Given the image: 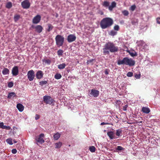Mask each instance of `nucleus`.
Wrapping results in <instances>:
<instances>
[{
  "mask_svg": "<svg viewBox=\"0 0 160 160\" xmlns=\"http://www.w3.org/2000/svg\"><path fill=\"white\" fill-rule=\"evenodd\" d=\"M102 50L103 54L105 55H109L110 52H115L119 50L118 47L115 46L113 42H110L105 44Z\"/></svg>",
  "mask_w": 160,
  "mask_h": 160,
  "instance_id": "obj_1",
  "label": "nucleus"
},
{
  "mask_svg": "<svg viewBox=\"0 0 160 160\" xmlns=\"http://www.w3.org/2000/svg\"><path fill=\"white\" fill-rule=\"evenodd\" d=\"M113 24V20L110 18H103L100 22V26L102 29H106L111 27Z\"/></svg>",
  "mask_w": 160,
  "mask_h": 160,
  "instance_id": "obj_2",
  "label": "nucleus"
},
{
  "mask_svg": "<svg viewBox=\"0 0 160 160\" xmlns=\"http://www.w3.org/2000/svg\"><path fill=\"white\" fill-rule=\"evenodd\" d=\"M118 64L119 65H125L131 67L135 65V62L132 58H129L128 57H125L122 60H118Z\"/></svg>",
  "mask_w": 160,
  "mask_h": 160,
  "instance_id": "obj_3",
  "label": "nucleus"
},
{
  "mask_svg": "<svg viewBox=\"0 0 160 160\" xmlns=\"http://www.w3.org/2000/svg\"><path fill=\"white\" fill-rule=\"evenodd\" d=\"M55 39L56 45L58 47H59L63 45L64 41V38L62 36L58 35L56 37Z\"/></svg>",
  "mask_w": 160,
  "mask_h": 160,
  "instance_id": "obj_4",
  "label": "nucleus"
},
{
  "mask_svg": "<svg viewBox=\"0 0 160 160\" xmlns=\"http://www.w3.org/2000/svg\"><path fill=\"white\" fill-rule=\"evenodd\" d=\"M44 135L43 133H41L39 136H38L36 137L35 140L37 142V144H38V143H39L41 144H42L44 142V141L43 139Z\"/></svg>",
  "mask_w": 160,
  "mask_h": 160,
  "instance_id": "obj_5",
  "label": "nucleus"
},
{
  "mask_svg": "<svg viewBox=\"0 0 160 160\" xmlns=\"http://www.w3.org/2000/svg\"><path fill=\"white\" fill-rule=\"evenodd\" d=\"M43 101L46 104H51L53 102L54 100L50 96H45L43 97Z\"/></svg>",
  "mask_w": 160,
  "mask_h": 160,
  "instance_id": "obj_6",
  "label": "nucleus"
},
{
  "mask_svg": "<svg viewBox=\"0 0 160 160\" xmlns=\"http://www.w3.org/2000/svg\"><path fill=\"white\" fill-rule=\"evenodd\" d=\"M28 78L30 81H32L35 77V72L33 70L29 71L27 73Z\"/></svg>",
  "mask_w": 160,
  "mask_h": 160,
  "instance_id": "obj_7",
  "label": "nucleus"
},
{
  "mask_svg": "<svg viewBox=\"0 0 160 160\" xmlns=\"http://www.w3.org/2000/svg\"><path fill=\"white\" fill-rule=\"evenodd\" d=\"M21 5L24 9L28 8L30 6V3L28 0H25L21 3Z\"/></svg>",
  "mask_w": 160,
  "mask_h": 160,
  "instance_id": "obj_8",
  "label": "nucleus"
},
{
  "mask_svg": "<svg viewBox=\"0 0 160 160\" xmlns=\"http://www.w3.org/2000/svg\"><path fill=\"white\" fill-rule=\"evenodd\" d=\"M90 94L94 97H96L98 96L99 94V91L94 89H92L91 90Z\"/></svg>",
  "mask_w": 160,
  "mask_h": 160,
  "instance_id": "obj_9",
  "label": "nucleus"
},
{
  "mask_svg": "<svg viewBox=\"0 0 160 160\" xmlns=\"http://www.w3.org/2000/svg\"><path fill=\"white\" fill-rule=\"evenodd\" d=\"M41 19V17L40 15H38L32 19V23L34 24L38 23Z\"/></svg>",
  "mask_w": 160,
  "mask_h": 160,
  "instance_id": "obj_10",
  "label": "nucleus"
},
{
  "mask_svg": "<svg viewBox=\"0 0 160 160\" xmlns=\"http://www.w3.org/2000/svg\"><path fill=\"white\" fill-rule=\"evenodd\" d=\"M76 38V37L73 34H70L67 38V40L69 42H71L75 41Z\"/></svg>",
  "mask_w": 160,
  "mask_h": 160,
  "instance_id": "obj_11",
  "label": "nucleus"
},
{
  "mask_svg": "<svg viewBox=\"0 0 160 160\" xmlns=\"http://www.w3.org/2000/svg\"><path fill=\"white\" fill-rule=\"evenodd\" d=\"M12 72L13 76H17L19 73L18 67L17 66L14 67L12 68Z\"/></svg>",
  "mask_w": 160,
  "mask_h": 160,
  "instance_id": "obj_12",
  "label": "nucleus"
},
{
  "mask_svg": "<svg viewBox=\"0 0 160 160\" xmlns=\"http://www.w3.org/2000/svg\"><path fill=\"white\" fill-rule=\"evenodd\" d=\"M32 27L35 29V31L38 33H41L43 29L42 27L40 25H38L36 26H32Z\"/></svg>",
  "mask_w": 160,
  "mask_h": 160,
  "instance_id": "obj_13",
  "label": "nucleus"
},
{
  "mask_svg": "<svg viewBox=\"0 0 160 160\" xmlns=\"http://www.w3.org/2000/svg\"><path fill=\"white\" fill-rule=\"evenodd\" d=\"M107 134L111 139H116L118 138L115 136L114 133L112 131L108 132H107Z\"/></svg>",
  "mask_w": 160,
  "mask_h": 160,
  "instance_id": "obj_14",
  "label": "nucleus"
},
{
  "mask_svg": "<svg viewBox=\"0 0 160 160\" xmlns=\"http://www.w3.org/2000/svg\"><path fill=\"white\" fill-rule=\"evenodd\" d=\"M43 75V72L41 71H38L36 74V77L38 79H40L42 78Z\"/></svg>",
  "mask_w": 160,
  "mask_h": 160,
  "instance_id": "obj_15",
  "label": "nucleus"
},
{
  "mask_svg": "<svg viewBox=\"0 0 160 160\" xmlns=\"http://www.w3.org/2000/svg\"><path fill=\"white\" fill-rule=\"evenodd\" d=\"M141 112L145 113L148 114L150 112V110L149 108L143 107L142 108Z\"/></svg>",
  "mask_w": 160,
  "mask_h": 160,
  "instance_id": "obj_16",
  "label": "nucleus"
},
{
  "mask_svg": "<svg viewBox=\"0 0 160 160\" xmlns=\"http://www.w3.org/2000/svg\"><path fill=\"white\" fill-rule=\"evenodd\" d=\"M17 108L19 111L22 112L23 110L24 107L22 104L18 103L17 105Z\"/></svg>",
  "mask_w": 160,
  "mask_h": 160,
  "instance_id": "obj_17",
  "label": "nucleus"
},
{
  "mask_svg": "<svg viewBox=\"0 0 160 160\" xmlns=\"http://www.w3.org/2000/svg\"><path fill=\"white\" fill-rule=\"evenodd\" d=\"M16 96V94L14 92H11L9 93L8 96V98L12 99Z\"/></svg>",
  "mask_w": 160,
  "mask_h": 160,
  "instance_id": "obj_18",
  "label": "nucleus"
},
{
  "mask_svg": "<svg viewBox=\"0 0 160 160\" xmlns=\"http://www.w3.org/2000/svg\"><path fill=\"white\" fill-rule=\"evenodd\" d=\"M116 3L115 2H113L111 3V5L108 7V9L110 11L112 10L113 8L116 7Z\"/></svg>",
  "mask_w": 160,
  "mask_h": 160,
  "instance_id": "obj_19",
  "label": "nucleus"
},
{
  "mask_svg": "<svg viewBox=\"0 0 160 160\" xmlns=\"http://www.w3.org/2000/svg\"><path fill=\"white\" fill-rule=\"evenodd\" d=\"M9 72V70L7 68H4L2 71V73L4 75L8 74Z\"/></svg>",
  "mask_w": 160,
  "mask_h": 160,
  "instance_id": "obj_20",
  "label": "nucleus"
},
{
  "mask_svg": "<svg viewBox=\"0 0 160 160\" xmlns=\"http://www.w3.org/2000/svg\"><path fill=\"white\" fill-rule=\"evenodd\" d=\"M60 137V134L58 132H57L53 135V138L54 140H58Z\"/></svg>",
  "mask_w": 160,
  "mask_h": 160,
  "instance_id": "obj_21",
  "label": "nucleus"
},
{
  "mask_svg": "<svg viewBox=\"0 0 160 160\" xmlns=\"http://www.w3.org/2000/svg\"><path fill=\"white\" fill-rule=\"evenodd\" d=\"M122 130L121 129H119L116 130V134L117 136L118 137L121 135L122 134Z\"/></svg>",
  "mask_w": 160,
  "mask_h": 160,
  "instance_id": "obj_22",
  "label": "nucleus"
},
{
  "mask_svg": "<svg viewBox=\"0 0 160 160\" xmlns=\"http://www.w3.org/2000/svg\"><path fill=\"white\" fill-rule=\"evenodd\" d=\"M62 145V143L61 142L56 143L55 144V148H60Z\"/></svg>",
  "mask_w": 160,
  "mask_h": 160,
  "instance_id": "obj_23",
  "label": "nucleus"
},
{
  "mask_svg": "<svg viewBox=\"0 0 160 160\" xmlns=\"http://www.w3.org/2000/svg\"><path fill=\"white\" fill-rule=\"evenodd\" d=\"M138 20L137 19H133L132 20L131 23L133 25H136L138 24Z\"/></svg>",
  "mask_w": 160,
  "mask_h": 160,
  "instance_id": "obj_24",
  "label": "nucleus"
},
{
  "mask_svg": "<svg viewBox=\"0 0 160 160\" xmlns=\"http://www.w3.org/2000/svg\"><path fill=\"white\" fill-rule=\"evenodd\" d=\"M66 66V65L64 63H63L62 64H59L58 66V68L60 69H63L64 68L65 66Z\"/></svg>",
  "mask_w": 160,
  "mask_h": 160,
  "instance_id": "obj_25",
  "label": "nucleus"
},
{
  "mask_svg": "<svg viewBox=\"0 0 160 160\" xmlns=\"http://www.w3.org/2000/svg\"><path fill=\"white\" fill-rule=\"evenodd\" d=\"M12 7V4L11 2H8L7 3L6 7L7 8H10Z\"/></svg>",
  "mask_w": 160,
  "mask_h": 160,
  "instance_id": "obj_26",
  "label": "nucleus"
},
{
  "mask_svg": "<svg viewBox=\"0 0 160 160\" xmlns=\"http://www.w3.org/2000/svg\"><path fill=\"white\" fill-rule=\"evenodd\" d=\"M102 5L103 6H104L105 7H109V3L108 2V1H104L103 4H102Z\"/></svg>",
  "mask_w": 160,
  "mask_h": 160,
  "instance_id": "obj_27",
  "label": "nucleus"
},
{
  "mask_svg": "<svg viewBox=\"0 0 160 160\" xmlns=\"http://www.w3.org/2000/svg\"><path fill=\"white\" fill-rule=\"evenodd\" d=\"M20 15H15L14 17V20L15 22H17L20 18Z\"/></svg>",
  "mask_w": 160,
  "mask_h": 160,
  "instance_id": "obj_28",
  "label": "nucleus"
},
{
  "mask_svg": "<svg viewBox=\"0 0 160 160\" xmlns=\"http://www.w3.org/2000/svg\"><path fill=\"white\" fill-rule=\"evenodd\" d=\"M62 77V75L60 73H57L54 76V78L57 79H60Z\"/></svg>",
  "mask_w": 160,
  "mask_h": 160,
  "instance_id": "obj_29",
  "label": "nucleus"
},
{
  "mask_svg": "<svg viewBox=\"0 0 160 160\" xmlns=\"http://www.w3.org/2000/svg\"><path fill=\"white\" fill-rule=\"evenodd\" d=\"M48 28L47 30V31L48 32L51 31L53 28V26L51 24H49L48 25Z\"/></svg>",
  "mask_w": 160,
  "mask_h": 160,
  "instance_id": "obj_30",
  "label": "nucleus"
},
{
  "mask_svg": "<svg viewBox=\"0 0 160 160\" xmlns=\"http://www.w3.org/2000/svg\"><path fill=\"white\" fill-rule=\"evenodd\" d=\"M89 150L92 152H94L96 150V148L95 147L92 146L89 147Z\"/></svg>",
  "mask_w": 160,
  "mask_h": 160,
  "instance_id": "obj_31",
  "label": "nucleus"
},
{
  "mask_svg": "<svg viewBox=\"0 0 160 160\" xmlns=\"http://www.w3.org/2000/svg\"><path fill=\"white\" fill-rule=\"evenodd\" d=\"M7 142L10 145H12L13 143H12V139L11 138H9L6 140Z\"/></svg>",
  "mask_w": 160,
  "mask_h": 160,
  "instance_id": "obj_32",
  "label": "nucleus"
},
{
  "mask_svg": "<svg viewBox=\"0 0 160 160\" xmlns=\"http://www.w3.org/2000/svg\"><path fill=\"white\" fill-rule=\"evenodd\" d=\"M63 52V51L61 49H59L57 52L58 55L59 56H61L62 55Z\"/></svg>",
  "mask_w": 160,
  "mask_h": 160,
  "instance_id": "obj_33",
  "label": "nucleus"
},
{
  "mask_svg": "<svg viewBox=\"0 0 160 160\" xmlns=\"http://www.w3.org/2000/svg\"><path fill=\"white\" fill-rule=\"evenodd\" d=\"M47 83V81H42L39 82V84L41 86H43L44 84H46Z\"/></svg>",
  "mask_w": 160,
  "mask_h": 160,
  "instance_id": "obj_34",
  "label": "nucleus"
},
{
  "mask_svg": "<svg viewBox=\"0 0 160 160\" xmlns=\"http://www.w3.org/2000/svg\"><path fill=\"white\" fill-rule=\"evenodd\" d=\"M116 150L118 151H122L124 150V148L121 146H118Z\"/></svg>",
  "mask_w": 160,
  "mask_h": 160,
  "instance_id": "obj_35",
  "label": "nucleus"
},
{
  "mask_svg": "<svg viewBox=\"0 0 160 160\" xmlns=\"http://www.w3.org/2000/svg\"><path fill=\"white\" fill-rule=\"evenodd\" d=\"M122 13L125 16H127L129 14L128 11L126 10L123 11L122 12Z\"/></svg>",
  "mask_w": 160,
  "mask_h": 160,
  "instance_id": "obj_36",
  "label": "nucleus"
},
{
  "mask_svg": "<svg viewBox=\"0 0 160 160\" xmlns=\"http://www.w3.org/2000/svg\"><path fill=\"white\" fill-rule=\"evenodd\" d=\"M117 34V32L113 31V30H112L111 31L110 33V34L111 35V36H114L115 35H116Z\"/></svg>",
  "mask_w": 160,
  "mask_h": 160,
  "instance_id": "obj_37",
  "label": "nucleus"
},
{
  "mask_svg": "<svg viewBox=\"0 0 160 160\" xmlns=\"http://www.w3.org/2000/svg\"><path fill=\"white\" fill-rule=\"evenodd\" d=\"M94 60V59H92L89 60H88V61L87 62V64H93L92 62H93Z\"/></svg>",
  "mask_w": 160,
  "mask_h": 160,
  "instance_id": "obj_38",
  "label": "nucleus"
},
{
  "mask_svg": "<svg viewBox=\"0 0 160 160\" xmlns=\"http://www.w3.org/2000/svg\"><path fill=\"white\" fill-rule=\"evenodd\" d=\"M13 85V83L12 82H9L8 84V86L9 88L12 87Z\"/></svg>",
  "mask_w": 160,
  "mask_h": 160,
  "instance_id": "obj_39",
  "label": "nucleus"
},
{
  "mask_svg": "<svg viewBox=\"0 0 160 160\" xmlns=\"http://www.w3.org/2000/svg\"><path fill=\"white\" fill-rule=\"evenodd\" d=\"M3 129H5L7 130H9L11 129V128L9 126H7L4 125V126Z\"/></svg>",
  "mask_w": 160,
  "mask_h": 160,
  "instance_id": "obj_40",
  "label": "nucleus"
},
{
  "mask_svg": "<svg viewBox=\"0 0 160 160\" xmlns=\"http://www.w3.org/2000/svg\"><path fill=\"white\" fill-rule=\"evenodd\" d=\"M127 75L128 77H131L133 75V73L132 72H129L127 73Z\"/></svg>",
  "mask_w": 160,
  "mask_h": 160,
  "instance_id": "obj_41",
  "label": "nucleus"
},
{
  "mask_svg": "<svg viewBox=\"0 0 160 160\" xmlns=\"http://www.w3.org/2000/svg\"><path fill=\"white\" fill-rule=\"evenodd\" d=\"M130 55L132 57H134V56H137L138 55V54H137V53L136 52H135V53L131 52L130 53Z\"/></svg>",
  "mask_w": 160,
  "mask_h": 160,
  "instance_id": "obj_42",
  "label": "nucleus"
},
{
  "mask_svg": "<svg viewBox=\"0 0 160 160\" xmlns=\"http://www.w3.org/2000/svg\"><path fill=\"white\" fill-rule=\"evenodd\" d=\"M119 26L118 25H116L114 27V29L115 30L118 31L119 29Z\"/></svg>",
  "mask_w": 160,
  "mask_h": 160,
  "instance_id": "obj_43",
  "label": "nucleus"
},
{
  "mask_svg": "<svg viewBox=\"0 0 160 160\" xmlns=\"http://www.w3.org/2000/svg\"><path fill=\"white\" fill-rule=\"evenodd\" d=\"M136 8V6L135 5H132L131 6V7L130 8V9L132 11H133Z\"/></svg>",
  "mask_w": 160,
  "mask_h": 160,
  "instance_id": "obj_44",
  "label": "nucleus"
},
{
  "mask_svg": "<svg viewBox=\"0 0 160 160\" xmlns=\"http://www.w3.org/2000/svg\"><path fill=\"white\" fill-rule=\"evenodd\" d=\"M128 105L127 104V105H125L123 107V110L124 111H126L127 110V108L128 107Z\"/></svg>",
  "mask_w": 160,
  "mask_h": 160,
  "instance_id": "obj_45",
  "label": "nucleus"
},
{
  "mask_svg": "<svg viewBox=\"0 0 160 160\" xmlns=\"http://www.w3.org/2000/svg\"><path fill=\"white\" fill-rule=\"evenodd\" d=\"M12 152L13 154H15L17 152V150L16 149H13L12 150Z\"/></svg>",
  "mask_w": 160,
  "mask_h": 160,
  "instance_id": "obj_46",
  "label": "nucleus"
},
{
  "mask_svg": "<svg viewBox=\"0 0 160 160\" xmlns=\"http://www.w3.org/2000/svg\"><path fill=\"white\" fill-rule=\"evenodd\" d=\"M4 126V123L3 122H0V128H3Z\"/></svg>",
  "mask_w": 160,
  "mask_h": 160,
  "instance_id": "obj_47",
  "label": "nucleus"
},
{
  "mask_svg": "<svg viewBox=\"0 0 160 160\" xmlns=\"http://www.w3.org/2000/svg\"><path fill=\"white\" fill-rule=\"evenodd\" d=\"M157 23L158 24H160V18L158 17L156 19Z\"/></svg>",
  "mask_w": 160,
  "mask_h": 160,
  "instance_id": "obj_48",
  "label": "nucleus"
},
{
  "mask_svg": "<svg viewBox=\"0 0 160 160\" xmlns=\"http://www.w3.org/2000/svg\"><path fill=\"white\" fill-rule=\"evenodd\" d=\"M40 118V116L38 114H36L35 115V119L37 120L39 119Z\"/></svg>",
  "mask_w": 160,
  "mask_h": 160,
  "instance_id": "obj_49",
  "label": "nucleus"
},
{
  "mask_svg": "<svg viewBox=\"0 0 160 160\" xmlns=\"http://www.w3.org/2000/svg\"><path fill=\"white\" fill-rule=\"evenodd\" d=\"M135 77L136 78H139L140 77V75L136 74L135 75Z\"/></svg>",
  "mask_w": 160,
  "mask_h": 160,
  "instance_id": "obj_50",
  "label": "nucleus"
},
{
  "mask_svg": "<svg viewBox=\"0 0 160 160\" xmlns=\"http://www.w3.org/2000/svg\"><path fill=\"white\" fill-rule=\"evenodd\" d=\"M45 63H48L49 64H50L51 62V61H50V60H49V59H48L45 61Z\"/></svg>",
  "mask_w": 160,
  "mask_h": 160,
  "instance_id": "obj_51",
  "label": "nucleus"
},
{
  "mask_svg": "<svg viewBox=\"0 0 160 160\" xmlns=\"http://www.w3.org/2000/svg\"><path fill=\"white\" fill-rule=\"evenodd\" d=\"M109 124V123H105L104 122H102L101 123V125H108Z\"/></svg>",
  "mask_w": 160,
  "mask_h": 160,
  "instance_id": "obj_52",
  "label": "nucleus"
},
{
  "mask_svg": "<svg viewBox=\"0 0 160 160\" xmlns=\"http://www.w3.org/2000/svg\"><path fill=\"white\" fill-rule=\"evenodd\" d=\"M105 73L106 75L108 74V71L107 70H105Z\"/></svg>",
  "mask_w": 160,
  "mask_h": 160,
  "instance_id": "obj_53",
  "label": "nucleus"
},
{
  "mask_svg": "<svg viewBox=\"0 0 160 160\" xmlns=\"http://www.w3.org/2000/svg\"><path fill=\"white\" fill-rule=\"evenodd\" d=\"M13 141L14 143H16L17 142V141L15 139L13 140Z\"/></svg>",
  "mask_w": 160,
  "mask_h": 160,
  "instance_id": "obj_54",
  "label": "nucleus"
},
{
  "mask_svg": "<svg viewBox=\"0 0 160 160\" xmlns=\"http://www.w3.org/2000/svg\"><path fill=\"white\" fill-rule=\"evenodd\" d=\"M58 16V14H57L56 15V17H57Z\"/></svg>",
  "mask_w": 160,
  "mask_h": 160,
  "instance_id": "obj_55",
  "label": "nucleus"
},
{
  "mask_svg": "<svg viewBox=\"0 0 160 160\" xmlns=\"http://www.w3.org/2000/svg\"><path fill=\"white\" fill-rule=\"evenodd\" d=\"M139 123H142V121H140L138 122Z\"/></svg>",
  "mask_w": 160,
  "mask_h": 160,
  "instance_id": "obj_56",
  "label": "nucleus"
},
{
  "mask_svg": "<svg viewBox=\"0 0 160 160\" xmlns=\"http://www.w3.org/2000/svg\"><path fill=\"white\" fill-rule=\"evenodd\" d=\"M142 1H144V0H142Z\"/></svg>",
  "mask_w": 160,
  "mask_h": 160,
  "instance_id": "obj_57",
  "label": "nucleus"
}]
</instances>
